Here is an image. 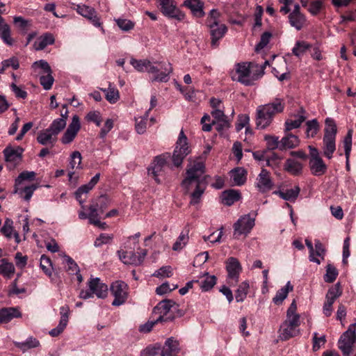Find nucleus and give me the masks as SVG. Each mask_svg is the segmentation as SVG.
I'll return each instance as SVG.
<instances>
[{
	"mask_svg": "<svg viewBox=\"0 0 356 356\" xmlns=\"http://www.w3.org/2000/svg\"><path fill=\"white\" fill-rule=\"evenodd\" d=\"M205 170L204 163L201 161H197L186 171L187 177L183 180L181 186L186 188L194 185L195 190L191 194V204H196L203 194L206 186L200 180V177L204 174Z\"/></svg>",
	"mask_w": 356,
	"mask_h": 356,
	"instance_id": "obj_1",
	"label": "nucleus"
},
{
	"mask_svg": "<svg viewBox=\"0 0 356 356\" xmlns=\"http://www.w3.org/2000/svg\"><path fill=\"white\" fill-rule=\"evenodd\" d=\"M284 102L282 99L275 98L272 102L260 105L256 111V126L257 129H265L270 125L274 117L283 112Z\"/></svg>",
	"mask_w": 356,
	"mask_h": 356,
	"instance_id": "obj_2",
	"label": "nucleus"
},
{
	"mask_svg": "<svg viewBox=\"0 0 356 356\" xmlns=\"http://www.w3.org/2000/svg\"><path fill=\"white\" fill-rule=\"evenodd\" d=\"M258 64L253 62H243L235 65L234 70L231 72L232 79L246 86H252L259 79L257 72L252 73Z\"/></svg>",
	"mask_w": 356,
	"mask_h": 356,
	"instance_id": "obj_3",
	"label": "nucleus"
},
{
	"mask_svg": "<svg viewBox=\"0 0 356 356\" xmlns=\"http://www.w3.org/2000/svg\"><path fill=\"white\" fill-rule=\"evenodd\" d=\"M325 127L323 138V155L330 159L336 150V136L337 128L335 121L330 118L325 119Z\"/></svg>",
	"mask_w": 356,
	"mask_h": 356,
	"instance_id": "obj_4",
	"label": "nucleus"
},
{
	"mask_svg": "<svg viewBox=\"0 0 356 356\" xmlns=\"http://www.w3.org/2000/svg\"><path fill=\"white\" fill-rule=\"evenodd\" d=\"M355 323L350 324L348 330L344 332L339 338L338 347L341 350L343 356H349L355 348Z\"/></svg>",
	"mask_w": 356,
	"mask_h": 356,
	"instance_id": "obj_5",
	"label": "nucleus"
},
{
	"mask_svg": "<svg viewBox=\"0 0 356 356\" xmlns=\"http://www.w3.org/2000/svg\"><path fill=\"white\" fill-rule=\"evenodd\" d=\"M147 72L154 74L151 79L152 82H167L172 72V67L170 63L149 61Z\"/></svg>",
	"mask_w": 356,
	"mask_h": 356,
	"instance_id": "obj_6",
	"label": "nucleus"
},
{
	"mask_svg": "<svg viewBox=\"0 0 356 356\" xmlns=\"http://www.w3.org/2000/svg\"><path fill=\"white\" fill-rule=\"evenodd\" d=\"M308 149L309 150V167L311 173L316 177L325 175L327 172V166L321 158L319 151L312 145H309Z\"/></svg>",
	"mask_w": 356,
	"mask_h": 356,
	"instance_id": "obj_7",
	"label": "nucleus"
},
{
	"mask_svg": "<svg viewBox=\"0 0 356 356\" xmlns=\"http://www.w3.org/2000/svg\"><path fill=\"white\" fill-rule=\"evenodd\" d=\"M300 319L287 318L281 324L279 329V338L282 341H287L300 334L299 326Z\"/></svg>",
	"mask_w": 356,
	"mask_h": 356,
	"instance_id": "obj_8",
	"label": "nucleus"
},
{
	"mask_svg": "<svg viewBox=\"0 0 356 356\" xmlns=\"http://www.w3.org/2000/svg\"><path fill=\"white\" fill-rule=\"evenodd\" d=\"M190 147L187 143V138L181 130L179 133L175 149L173 152L172 160L176 167H179L184 158L190 153Z\"/></svg>",
	"mask_w": 356,
	"mask_h": 356,
	"instance_id": "obj_9",
	"label": "nucleus"
},
{
	"mask_svg": "<svg viewBox=\"0 0 356 356\" xmlns=\"http://www.w3.org/2000/svg\"><path fill=\"white\" fill-rule=\"evenodd\" d=\"M157 3L164 16L177 21H183L185 19V13L177 8L175 0H158Z\"/></svg>",
	"mask_w": 356,
	"mask_h": 356,
	"instance_id": "obj_10",
	"label": "nucleus"
},
{
	"mask_svg": "<svg viewBox=\"0 0 356 356\" xmlns=\"http://www.w3.org/2000/svg\"><path fill=\"white\" fill-rule=\"evenodd\" d=\"M170 157V154L168 152L156 156L147 168L148 175L152 176L156 183L159 184L161 182L159 176L161 175L163 168L167 165Z\"/></svg>",
	"mask_w": 356,
	"mask_h": 356,
	"instance_id": "obj_11",
	"label": "nucleus"
},
{
	"mask_svg": "<svg viewBox=\"0 0 356 356\" xmlns=\"http://www.w3.org/2000/svg\"><path fill=\"white\" fill-rule=\"evenodd\" d=\"M111 293L114 296L112 302L113 306H120L123 305L128 297V285L123 281H115L111 285Z\"/></svg>",
	"mask_w": 356,
	"mask_h": 356,
	"instance_id": "obj_12",
	"label": "nucleus"
},
{
	"mask_svg": "<svg viewBox=\"0 0 356 356\" xmlns=\"http://www.w3.org/2000/svg\"><path fill=\"white\" fill-rule=\"evenodd\" d=\"M175 302L171 300H165L161 301L153 309L154 314H158L157 321L160 322L172 321L174 319V315L171 312L172 307Z\"/></svg>",
	"mask_w": 356,
	"mask_h": 356,
	"instance_id": "obj_13",
	"label": "nucleus"
},
{
	"mask_svg": "<svg viewBox=\"0 0 356 356\" xmlns=\"http://www.w3.org/2000/svg\"><path fill=\"white\" fill-rule=\"evenodd\" d=\"M254 218H251L250 214L241 216L234 224V236L238 237L242 234H248L254 226Z\"/></svg>",
	"mask_w": 356,
	"mask_h": 356,
	"instance_id": "obj_14",
	"label": "nucleus"
},
{
	"mask_svg": "<svg viewBox=\"0 0 356 356\" xmlns=\"http://www.w3.org/2000/svg\"><path fill=\"white\" fill-rule=\"evenodd\" d=\"M120 260L125 264L139 266L147 255V250H143L140 252L135 253L132 251H118Z\"/></svg>",
	"mask_w": 356,
	"mask_h": 356,
	"instance_id": "obj_15",
	"label": "nucleus"
},
{
	"mask_svg": "<svg viewBox=\"0 0 356 356\" xmlns=\"http://www.w3.org/2000/svg\"><path fill=\"white\" fill-rule=\"evenodd\" d=\"M81 129L80 120L78 115H75L72 119L71 123L60 138V142L63 145L70 144L77 136Z\"/></svg>",
	"mask_w": 356,
	"mask_h": 356,
	"instance_id": "obj_16",
	"label": "nucleus"
},
{
	"mask_svg": "<svg viewBox=\"0 0 356 356\" xmlns=\"http://www.w3.org/2000/svg\"><path fill=\"white\" fill-rule=\"evenodd\" d=\"M211 35V44L213 47L218 45V41L222 39L227 31V27L224 24L213 22L207 25Z\"/></svg>",
	"mask_w": 356,
	"mask_h": 356,
	"instance_id": "obj_17",
	"label": "nucleus"
},
{
	"mask_svg": "<svg viewBox=\"0 0 356 356\" xmlns=\"http://www.w3.org/2000/svg\"><path fill=\"white\" fill-rule=\"evenodd\" d=\"M241 266L237 259L229 257L226 262V270L228 274L230 285L236 284L241 271Z\"/></svg>",
	"mask_w": 356,
	"mask_h": 356,
	"instance_id": "obj_18",
	"label": "nucleus"
},
{
	"mask_svg": "<svg viewBox=\"0 0 356 356\" xmlns=\"http://www.w3.org/2000/svg\"><path fill=\"white\" fill-rule=\"evenodd\" d=\"M273 186V181L271 179L270 172L265 168H262L257 178V188L260 193H264L270 191Z\"/></svg>",
	"mask_w": 356,
	"mask_h": 356,
	"instance_id": "obj_19",
	"label": "nucleus"
},
{
	"mask_svg": "<svg viewBox=\"0 0 356 356\" xmlns=\"http://www.w3.org/2000/svg\"><path fill=\"white\" fill-rule=\"evenodd\" d=\"M60 319L56 327L49 331V334L51 337H57L63 332L66 327L70 314V307L67 305L62 306L60 308Z\"/></svg>",
	"mask_w": 356,
	"mask_h": 356,
	"instance_id": "obj_20",
	"label": "nucleus"
},
{
	"mask_svg": "<svg viewBox=\"0 0 356 356\" xmlns=\"http://www.w3.org/2000/svg\"><path fill=\"white\" fill-rule=\"evenodd\" d=\"M88 286L92 291V295H95L99 298H104L108 293V286L102 283L99 278H92L88 282Z\"/></svg>",
	"mask_w": 356,
	"mask_h": 356,
	"instance_id": "obj_21",
	"label": "nucleus"
},
{
	"mask_svg": "<svg viewBox=\"0 0 356 356\" xmlns=\"http://www.w3.org/2000/svg\"><path fill=\"white\" fill-rule=\"evenodd\" d=\"M100 174H96L88 183L87 184H84L80 186L75 192V197L79 201L81 205L85 202V200L82 198V195L84 194H87L90 190L93 188V187L97 184L99 180Z\"/></svg>",
	"mask_w": 356,
	"mask_h": 356,
	"instance_id": "obj_22",
	"label": "nucleus"
},
{
	"mask_svg": "<svg viewBox=\"0 0 356 356\" xmlns=\"http://www.w3.org/2000/svg\"><path fill=\"white\" fill-rule=\"evenodd\" d=\"M23 152L24 149L20 147L13 148L11 146H8L3 149L5 160L7 162L13 163L15 165L21 161Z\"/></svg>",
	"mask_w": 356,
	"mask_h": 356,
	"instance_id": "obj_23",
	"label": "nucleus"
},
{
	"mask_svg": "<svg viewBox=\"0 0 356 356\" xmlns=\"http://www.w3.org/2000/svg\"><path fill=\"white\" fill-rule=\"evenodd\" d=\"M22 313L17 307H3L0 309V324L8 323L13 318H20Z\"/></svg>",
	"mask_w": 356,
	"mask_h": 356,
	"instance_id": "obj_24",
	"label": "nucleus"
},
{
	"mask_svg": "<svg viewBox=\"0 0 356 356\" xmlns=\"http://www.w3.org/2000/svg\"><path fill=\"white\" fill-rule=\"evenodd\" d=\"M58 137L49 129L40 131L37 136V141L42 145H51L53 147L56 143Z\"/></svg>",
	"mask_w": 356,
	"mask_h": 356,
	"instance_id": "obj_25",
	"label": "nucleus"
},
{
	"mask_svg": "<svg viewBox=\"0 0 356 356\" xmlns=\"http://www.w3.org/2000/svg\"><path fill=\"white\" fill-rule=\"evenodd\" d=\"M179 350V342L171 337L165 341L161 356H176Z\"/></svg>",
	"mask_w": 356,
	"mask_h": 356,
	"instance_id": "obj_26",
	"label": "nucleus"
},
{
	"mask_svg": "<svg viewBox=\"0 0 356 356\" xmlns=\"http://www.w3.org/2000/svg\"><path fill=\"white\" fill-rule=\"evenodd\" d=\"M54 42V35L50 33H46L37 38L33 44V48L36 51H41L48 45L53 44Z\"/></svg>",
	"mask_w": 356,
	"mask_h": 356,
	"instance_id": "obj_27",
	"label": "nucleus"
},
{
	"mask_svg": "<svg viewBox=\"0 0 356 356\" xmlns=\"http://www.w3.org/2000/svg\"><path fill=\"white\" fill-rule=\"evenodd\" d=\"M302 168V163L294 159H286L284 164V170L293 176L301 175Z\"/></svg>",
	"mask_w": 356,
	"mask_h": 356,
	"instance_id": "obj_28",
	"label": "nucleus"
},
{
	"mask_svg": "<svg viewBox=\"0 0 356 356\" xmlns=\"http://www.w3.org/2000/svg\"><path fill=\"white\" fill-rule=\"evenodd\" d=\"M183 5L189 8L194 15L199 17L204 15L203 3L200 0H186Z\"/></svg>",
	"mask_w": 356,
	"mask_h": 356,
	"instance_id": "obj_29",
	"label": "nucleus"
},
{
	"mask_svg": "<svg viewBox=\"0 0 356 356\" xmlns=\"http://www.w3.org/2000/svg\"><path fill=\"white\" fill-rule=\"evenodd\" d=\"M241 197V193L238 191L234 189L227 190L222 193V202L227 206H231L234 202L238 201Z\"/></svg>",
	"mask_w": 356,
	"mask_h": 356,
	"instance_id": "obj_30",
	"label": "nucleus"
},
{
	"mask_svg": "<svg viewBox=\"0 0 356 356\" xmlns=\"http://www.w3.org/2000/svg\"><path fill=\"white\" fill-rule=\"evenodd\" d=\"M247 172L242 168H236L230 172V176L234 185L242 186L246 181Z\"/></svg>",
	"mask_w": 356,
	"mask_h": 356,
	"instance_id": "obj_31",
	"label": "nucleus"
},
{
	"mask_svg": "<svg viewBox=\"0 0 356 356\" xmlns=\"http://www.w3.org/2000/svg\"><path fill=\"white\" fill-rule=\"evenodd\" d=\"M300 140L298 136L291 134H287L280 140V149H292L298 146Z\"/></svg>",
	"mask_w": 356,
	"mask_h": 356,
	"instance_id": "obj_32",
	"label": "nucleus"
},
{
	"mask_svg": "<svg viewBox=\"0 0 356 356\" xmlns=\"http://www.w3.org/2000/svg\"><path fill=\"white\" fill-rule=\"evenodd\" d=\"M289 24L297 31L301 30L306 24V17L302 13H290L289 15Z\"/></svg>",
	"mask_w": 356,
	"mask_h": 356,
	"instance_id": "obj_33",
	"label": "nucleus"
},
{
	"mask_svg": "<svg viewBox=\"0 0 356 356\" xmlns=\"http://www.w3.org/2000/svg\"><path fill=\"white\" fill-rule=\"evenodd\" d=\"M300 191V187L296 186L293 188L288 189L286 191H276L273 193L278 195L283 200L294 202L297 199Z\"/></svg>",
	"mask_w": 356,
	"mask_h": 356,
	"instance_id": "obj_34",
	"label": "nucleus"
},
{
	"mask_svg": "<svg viewBox=\"0 0 356 356\" xmlns=\"http://www.w3.org/2000/svg\"><path fill=\"white\" fill-rule=\"evenodd\" d=\"M293 289V285L290 282H288L285 286L281 288L276 293V295L273 298V302L277 305H281L283 301L286 298L289 291H292Z\"/></svg>",
	"mask_w": 356,
	"mask_h": 356,
	"instance_id": "obj_35",
	"label": "nucleus"
},
{
	"mask_svg": "<svg viewBox=\"0 0 356 356\" xmlns=\"http://www.w3.org/2000/svg\"><path fill=\"white\" fill-rule=\"evenodd\" d=\"M352 136H353V130L349 129L348 131L346 136H345V138L343 140L344 152H345V155H346V168L348 171H349L350 168V163H349V158H350V152H351V149H352Z\"/></svg>",
	"mask_w": 356,
	"mask_h": 356,
	"instance_id": "obj_36",
	"label": "nucleus"
},
{
	"mask_svg": "<svg viewBox=\"0 0 356 356\" xmlns=\"http://www.w3.org/2000/svg\"><path fill=\"white\" fill-rule=\"evenodd\" d=\"M305 113V109L301 107L300 109V115H298V118L296 120H287L285 122V131H289L293 129H296L300 127L302 123L305 120L306 117L304 115Z\"/></svg>",
	"mask_w": 356,
	"mask_h": 356,
	"instance_id": "obj_37",
	"label": "nucleus"
},
{
	"mask_svg": "<svg viewBox=\"0 0 356 356\" xmlns=\"http://www.w3.org/2000/svg\"><path fill=\"white\" fill-rule=\"evenodd\" d=\"M204 279L199 281L198 284L200 287L203 291H208L211 289L216 284V277L215 275H209L208 273L203 274Z\"/></svg>",
	"mask_w": 356,
	"mask_h": 356,
	"instance_id": "obj_38",
	"label": "nucleus"
},
{
	"mask_svg": "<svg viewBox=\"0 0 356 356\" xmlns=\"http://www.w3.org/2000/svg\"><path fill=\"white\" fill-rule=\"evenodd\" d=\"M17 348L20 349L22 352H25L29 349L36 348L40 346L39 341L32 337H29L25 341L15 342Z\"/></svg>",
	"mask_w": 356,
	"mask_h": 356,
	"instance_id": "obj_39",
	"label": "nucleus"
},
{
	"mask_svg": "<svg viewBox=\"0 0 356 356\" xmlns=\"http://www.w3.org/2000/svg\"><path fill=\"white\" fill-rule=\"evenodd\" d=\"M15 273V267L13 263L8 262L7 259L0 260V274L7 278H10Z\"/></svg>",
	"mask_w": 356,
	"mask_h": 356,
	"instance_id": "obj_40",
	"label": "nucleus"
},
{
	"mask_svg": "<svg viewBox=\"0 0 356 356\" xmlns=\"http://www.w3.org/2000/svg\"><path fill=\"white\" fill-rule=\"evenodd\" d=\"M102 90L105 93L106 100L111 104L117 102L120 99L118 90L113 87L111 83L108 88L102 89Z\"/></svg>",
	"mask_w": 356,
	"mask_h": 356,
	"instance_id": "obj_41",
	"label": "nucleus"
},
{
	"mask_svg": "<svg viewBox=\"0 0 356 356\" xmlns=\"http://www.w3.org/2000/svg\"><path fill=\"white\" fill-rule=\"evenodd\" d=\"M36 188L37 186L35 184L26 186L23 189H19L18 186H15L14 193L19 194L25 200L29 201Z\"/></svg>",
	"mask_w": 356,
	"mask_h": 356,
	"instance_id": "obj_42",
	"label": "nucleus"
},
{
	"mask_svg": "<svg viewBox=\"0 0 356 356\" xmlns=\"http://www.w3.org/2000/svg\"><path fill=\"white\" fill-rule=\"evenodd\" d=\"M67 122L64 118H56L48 127L56 136L65 128Z\"/></svg>",
	"mask_w": 356,
	"mask_h": 356,
	"instance_id": "obj_43",
	"label": "nucleus"
},
{
	"mask_svg": "<svg viewBox=\"0 0 356 356\" xmlns=\"http://www.w3.org/2000/svg\"><path fill=\"white\" fill-rule=\"evenodd\" d=\"M249 287V283L246 281L243 282L239 284L235 294L236 302H243L245 299Z\"/></svg>",
	"mask_w": 356,
	"mask_h": 356,
	"instance_id": "obj_44",
	"label": "nucleus"
},
{
	"mask_svg": "<svg viewBox=\"0 0 356 356\" xmlns=\"http://www.w3.org/2000/svg\"><path fill=\"white\" fill-rule=\"evenodd\" d=\"M312 47V45L305 41H297L295 46L292 49V53L300 57L302 56L308 49Z\"/></svg>",
	"mask_w": 356,
	"mask_h": 356,
	"instance_id": "obj_45",
	"label": "nucleus"
},
{
	"mask_svg": "<svg viewBox=\"0 0 356 356\" xmlns=\"http://www.w3.org/2000/svg\"><path fill=\"white\" fill-rule=\"evenodd\" d=\"M306 135L307 138H314L319 130V124L317 120L314 119L306 122Z\"/></svg>",
	"mask_w": 356,
	"mask_h": 356,
	"instance_id": "obj_46",
	"label": "nucleus"
},
{
	"mask_svg": "<svg viewBox=\"0 0 356 356\" xmlns=\"http://www.w3.org/2000/svg\"><path fill=\"white\" fill-rule=\"evenodd\" d=\"M40 266L43 272L49 277L52 275V264L50 258L45 254H42L40 258Z\"/></svg>",
	"mask_w": 356,
	"mask_h": 356,
	"instance_id": "obj_47",
	"label": "nucleus"
},
{
	"mask_svg": "<svg viewBox=\"0 0 356 356\" xmlns=\"http://www.w3.org/2000/svg\"><path fill=\"white\" fill-rule=\"evenodd\" d=\"M188 229L183 231L178 237L176 242L173 244L172 249L174 250H180L188 243Z\"/></svg>",
	"mask_w": 356,
	"mask_h": 356,
	"instance_id": "obj_48",
	"label": "nucleus"
},
{
	"mask_svg": "<svg viewBox=\"0 0 356 356\" xmlns=\"http://www.w3.org/2000/svg\"><path fill=\"white\" fill-rule=\"evenodd\" d=\"M338 276L337 269L332 264L326 266V273L324 275V281L327 283L333 282Z\"/></svg>",
	"mask_w": 356,
	"mask_h": 356,
	"instance_id": "obj_49",
	"label": "nucleus"
},
{
	"mask_svg": "<svg viewBox=\"0 0 356 356\" xmlns=\"http://www.w3.org/2000/svg\"><path fill=\"white\" fill-rule=\"evenodd\" d=\"M148 113L149 111L146 112L145 117L136 119L135 128L139 134H143L146 131Z\"/></svg>",
	"mask_w": 356,
	"mask_h": 356,
	"instance_id": "obj_50",
	"label": "nucleus"
},
{
	"mask_svg": "<svg viewBox=\"0 0 356 356\" xmlns=\"http://www.w3.org/2000/svg\"><path fill=\"white\" fill-rule=\"evenodd\" d=\"M51 72H47L46 74L41 75L40 77V83L44 90H49L51 88L54 81V79L51 75Z\"/></svg>",
	"mask_w": 356,
	"mask_h": 356,
	"instance_id": "obj_51",
	"label": "nucleus"
},
{
	"mask_svg": "<svg viewBox=\"0 0 356 356\" xmlns=\"http://www.w3.org/2000/svg\"><path fill=\"white\" fill-rule=\"evenodd\" d=\"M130 63L138 72H147L148 66H149V60H136L132 58Z\"/></svg>",
	"mask_w": 356,
	"mask_h": 356,
	"instance_id": "obj_52",
	"label": "nucleus"
},
{
	"mask_svg": "<svg viewBox=\"0 0 356 356\" xmlns=\"http://www.w3.org/2000/svg\"><path fill=\"white\" fill-rule=\"evenodd\" d=\"M115 22L118 27L125 32L132 30L135 26L134 22L127 19L119 18L115 19Z\"/></svg>",
	"mask_w": 356,
	"mask_h": 356,
	"instance_id": "obj_53",
	"label": "nucleus"
},
{
	"mask_svg": "<svg viewBox=\"0 0 356 356\" xmlns=\"http://www.w3.org/2000/svg\"><path fill=\"white\" fill-rule=\"evenodd\" d=\"M88 220L90 224L99 223V209L98 204L97 205L91 204L89 207Z\"/></svg>",
	"mask_w": 356,
	"mask_h": 356,
	"instance_id": "obj_54",
	"label": "nucleus"
},
{
	"mask_svg": "<svg viewBox=\"0 0 356 356\" xmlns=\"http://www.w3.org/2000/svg\"><path fill=\"white\" fill-rule=\"evenodd\" d=\"M64 258L67 264L65 269L70 274L79 273V268L77 264L70 257L65 255Z\"/></svg>",
	"mask_w": 356,
	"mask_h": 356,
	"instance_id": "obj_55",
	"label": "nucleus"
},
{
	"mask_svg": "<svg viewBox=\"0 0 356 356\" xmlns=\"http://www.w3.org/2000/svg\"><path fill=\"white\" fill-rule=\"evenodd\" d=\"M81 154L79 151H74L70 156V166L71 169L80 168L81 163Z\"/></svg>",
	"mask_w": 356,
	"mask_h": 356,
	"instance_id": "obj_56",
	"label": "nucleus"
},
{
	"mask_svg": "<svg viewBox=\"0 0 356 356\" xmlns=\"http://www.w3.org/2000/svg\"><path fill=\"white\" fill-rule=\"evenodd\" d=\"M13 222L10 218H6L3 227L1 229V232L7 238H10L13 232Z\"/></svg>",
	"mask_w": 356,
	"mask_h": 356,
	"instance_id": "obj_57",
	"label": "nucleus"
},
{
	"mask_svg": "<svg viewBox=\"0 0 356 356\" xmlns=\"http://www.w3.org/2000/svg\"><path fill=\"white\" fill-rule=\"evenodd\" d=\"M35 177V173L33 171H24L21 172L15 179V186H18L24 180H33Z\"/></svg>",
	"mask_w": 356,
	"mask_h": 356,
	"instance_id": "obj_58",
	"label": "nucleus"
},
{
	"mask_svg": "<svg viewBox=\"0 0 356 356\" xmlns=\"http://www.w3.org/2000/svg\"><path fill=\"white\" fill-rule=\"evenodd\" d=\"M312 350L315 352L318 350L322 346L326 343V338L325 335L318 337V334L314 332L312 339Z\"/></svg>",
	"mask_w": 356,
	"mask_h": 356,
	"instance_id": "obj_59",
	"label": "nucleus"
},
{
	"mask_svg": "<svg viewBox=\"0 0 356 356\" xmlns=\"http://www.w3.org/2000/svg\"><path fill=\"white\" fill-rule=\"evenodd\" d=\"M13 22L17 25L24 33L28 31L29 27L31 26V22L24 19L22 17L17 16L13 19Z\"/></svg>",
	"mask_w": 356,
	"mask_h": 356,
	"instance_id": "obj_60",
	"label": "nucleus"
},
{
	"mask_svg": "<svg viewBox=\"0 0 356 356\" xmlns=\"http://www.w3.org/2000/svg\"><path fill=\"white\" fill-rule=\"evenodd\" d=\"M76 10L79 15L86 19L93 15L95 11L93 8L86 5H78Z\"/></svg>",
	"mask_w": 356,
	"mask_h": 356,
	"instance_id": "obj_61",
	"label": "nucleus"
},
{
	"mask_svg": "<svg viewBox=\"0 0 356 356\" xmlns=\"http://www.w3.org/2000/svg\"><path fill=\"white\" fill-rule=\"evenodd\" d=\"M271 37V33L268 31L264 32L261 35L260 41L255 47L256 51H259V50L264 49L269 43Z\"/></svg>",
	"mask_w": 356,
	"mask_h": 356,
	"instance_id": "obj_62",
	"label": "nucleus"
},
{
	"mask_svg": "<svg viewBox=\"0 0 356 356\" xmlns=\"http://www.w3.org/2000/svg\"><path fill=\"white\" fill-rule=\"evenodd\" d=\"M323 8V1L321 0H314L310 2L308 11L312 15H317Z\"/></svg>",
	"mask_w": 356,
	"mask_h": 356,
	"instance_id": "obj_63",
	"label": "nucleus"
},
{
	"mask_svg": "<svg viewBox=\"0 0 356 356\" xmlns=\"http://www.w3.org/2000/svg\"><path fill=\"white\" fill-rule=\"evenodd\" d=\"M161 346L155 344L152 346H148L141 352L140 356H156L161 351Z\"/></svg>",
	"mask_w": 356,
	"mask_h": 356,
	"instance_id": "obj_64",
	"label": "nucleus"
}]
</instances>
